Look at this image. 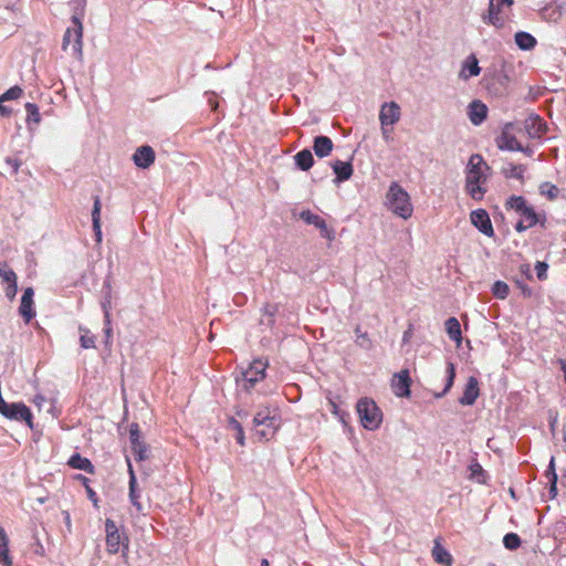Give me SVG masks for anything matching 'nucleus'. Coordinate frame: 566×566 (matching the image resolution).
I'll return each instance as SVG.
<instances>
[{
    "instance_id": "57",
    "label": "nucleus",
    "mask_w": 566,
    "mask_h": 566,
    "mask_svg": "<svg viewBox=\"0 0 566 566\" xmlns=\"http://www.w3.org/2000/svg\"><path fill=\"white\" fill-rule=\"evenodd\" d=\"M3 103H4V102H0V115H1L2 117H8V116H10V115H11V113H12V112H11V108H9L8 106H6Z\"/></svg>"
},
{
    "instance_id": "7",
    "label": "nucleus",
    "mask_w": 566,
    "mask_h": 566,
    "mask_svg": "<svg viewBox=\"0 0 566 566\" xmlns=\"http://www.w3.org/2000/svg\"><path fill=\"white\" fill-rule=\"evenodd\" d=\"M129 442L135 460L137 462L145 461L148 458V446L143 440L137 422L129 424Z\"/></svg>"
},
{
    "instance_id": "36",
    "label": "nucleus",
    "mask_w": 566,
    "mask_h": 566,
    "mask_svg": "<svg viewBox=\"0 0 566 566\" xmlns=\"http://www.w3.org/2000/svg\"><path fill=\"white\" fill-rule=\"evenodd\" d=\"M279 311V307L276 304H265L263 307V315L261 318V324L266 325L269 327H272L274 325V317Z\"/></svg>"
},
{
    "instance_id": "50",
    "label": "nucleus",
    "mask_w": 566,
    "mask_h": 566,
    "mask_svg": "<svg viewBox=\"0 0 566 566\" xmlns=\"http://www.w3.org/2000/svg\"><path fill=\"white\" fill-rule=\"evenodd\" d=\"M271 412L272 411L268 407L259 410L253 418L254 427H260L265 420H269L268 417Z\"/></svg>"
},
{
    "instance_id": "9",
    "label": "nucleus",
    "mask_w": 566,
    "mask_h": 566,
    "mask_svg": "<svg viewBox=\"0 0 566 566\" xmlns=\"http://www.w3.org/2000/svg\"><path fill=\"white\" fill-rule=\"evenodd\" d=\"M472 224L484 235L494 237V229L490 216L484 209H476L470 213Z\"/></svg>"
},
{
    "instance_id": "5",
    "label": "nucleus",
    "mask_w": 566,
    "mask_h": 566,
    "mask_svg": "<svg viewBox=\"0 0 566 566\" xmlns=\"http://www.w3.org/2000/svg\"><path fill=\"white\" fill-rule=\"evenodd\" d=\"M73 28H67L62 41V49L78 60L83 56V25L78 14L72 15Z\"/></svg>"
},
{
    "instance_id": "1",
    "label": "nucleus",
    "mask_w": 566,
    "mask_h": 566,
    "mask_svg": "<svg viewBox=\"0 0 566 566\" xmlns=\"http://www.w3.org/2000/svg\"><path fill=\"white\" fill-rule=\"evenodd\" d=\"M485 170H490V167L483 157L479 154L472 155L467 166L465 190L474 200H482L486 192L482 187L488 180Z\"/></svg>"
},
{
    "instance_id": "62",
    "label": "nucleus",
    "mask_w": 566,
    "mask_h": 566,
    "mask_svg": "<svg viewBox=\"0 0 566 566\" xmlns=\"http://www.w3.org/2000/svg\"><path fill=\"white\" fill-rule=\"evenodd\" d=\"M63 514H64L65 524L70 528L71 527V516H70V513L67 511H64Z\"/></svg>"
},
{
    "instance_id": "42",
    "label": "nucleus",
    "mask_w": 566,
    "mask_h": 566,
    "mask_svg": "<svg viewBox=\"0 0 566 566\" xmlns=\"http://www.w3.org/2000/svg\"><path fill=\"white\" fill-rule=\"evenodd\" d=\"M492 293L496 298L505 300L510 293V287L505 282L496 281L492 286Z\"/></svg>"
},
{
    "instance_id": "6",
    "label": "nucleus",
    "mask_w": 566,
    "mask_h": 566,
    "mask_svg": "<svg viewBox=\"0 0 566 566\" xmlns=\"http://www.w3.org/2000/svg\"><path fill=\"white\" fill-rule=\"evenodd\" d=\"M513 0H490L488 13L483 15V21L495 28H502L504 25L505 9H510L513 6Z\"/></svg>"
},
{
    "instance_id": "58",
    "label": "nucleus",
    "mask_w": 566,
    "mask_h": 566,
    "mask_svg": "<svg viewBox=\"0 0 566 566\" xmlns=\"http://www.w3.org/2000/svg\"><path fill=\"white\" fill-rule=\"evenodd\" d=\"M557 483L558 482H552L549 484L548 493L551 499H555L557 496Z\"/></svg>"
},
{
    "instance_id": "3",
    "label": "nucleus",
    "mask_w": 566,
    "mask_h": 566,
    "mask_svg": "<svg viewBox=\"0 0 566 566\" xmlns=\"http://www.w3.org/2000/svg\"><path fill=\"white\" fill-rule=\"evenodd\" d=\"M268 366V359H254L245 369L241 371L240 376L235 377L237 386L245 392H251L255 385L266 377Z\"/></svg>"
},
{
    "instance_id": "33",
    "label": "nucleus",
    "mask_w": 566,
    "mask_h": 566,
    "mask_svg": "<svg viewBox=\"0 0 566 566\" xmlns=\"http://www.w3.org/2000/svg\"><path fill=\"white\" fill-rule=\"evenodd\" d=\"M432 556L437 563L446 566H450L453 560L451 554L439 543H436V545L433 546Z\"/></svg>"
},
{
    "instance_id": "60",
    "label": "nucleus",
    "mask_w": 566,
    "mask_h": 566,
    "mask_svg": "<svg viewBox=\"0 0 566 566\" xmlns=\"http://www.w3.org/2000/svg\"><path fill=\"white\" fill-rule=\"evenodd\" d=\"M516 151H521L528 157H531L534 153V150L531 147H528V146L524 147L523 145H522V149H516Z\"/></svg>"
},
{
    "instance_id": "23",
    "label": "nucleus",
    "mask_w": 566,
    "mask_h": 566,
    "mask_svg": "<svg viewBox=\"0 0 566 566\" xmlns=\"http://www.w3.org/2000/svg\"><path fill=\"white\" fill-rule=\"evenodd\" d=\"M333 142L325 135H318L314 137L313 150L319 158L327 157L333 150Z\"/></svg>"
},
{
    "instance_id": "59",
    "label": "nucleus",
    "mask_w": 566,
    "mask_h": 566,
    "mask_svg": "<svg viewBox=\"0 0 566 566\" xmlns=\"http://www.w3.org/2000/svg\"><path fill=\"white\" fill-rule=\"evenodd\" d=\"M531 227H527V223L523 220H520L518 222H516L515 224V230L517 232H524L526 231L527 229H530Z\"/></svg>"
},
{
    "instance_id": "53",
    "label": "nucleus",
    "mask_w": 566,
    "mask_h": 566,
    "mask_svg": "<svg viewBox=\"0 0 566 566\" xmlns=\"http://www.w3.org/2000/svg\"><path fill=\"white\" fill-rule=\"evenodd\" d=\"M518 276L526 279L528 281L533 280V274H532L530 264L523 263L520 265V275Z\"/></svg>"
},
{
    "instance_id": "8",
    "label": "nucleus",
    "mask_w": 566,
    "mask_h": 566,
    "mask_svg": "<svg viewBox=\"0 0 566 566\" xmlns=\"http://www.w3.org/2000/svg\"><path fill=\"white\" fill-rule=\"evenodd\" d=\"M300 218L306 224H311L319 229L322 238L327 240L334 239V231L327 227L326 221L321 216L312 212L311 210H303L300 213Z\"/></svg>"
},
{
    "instance_id": "46",
    "label": "nucleus",
    "mask_w": 566,
    "mask_h": 566,
    "mask_svg": "<svg viewBox=\"0 0 566 566\" xmlns=\"http://www.w3.org/2000/svg\"><path fill=\"white\" fill-rule=\"evenodd\" d=\"M526 279L516 275L513 277L515 286L521 291L523 297L528 298L533 295V290L525 283Z\"/></svg>"
},
{
    "instance_id": "49",
    "label": "nucleus",
    "mask_w": 566,
    "mask_h": 566,
    "mask_svg": "<svg viewBox=\"0 0 566 566\" xmlns=\"http://www.w3.org/2000/svg\"><path fill=\"white\" fill-rule=\"evenodd\" d=\"M545 476L547 478L548 483L558 482V475L555 469V458L552 457L549 460V464L545 471Z\"/></svg>"
},
{
    "instance_id": "48",
    "label": "nucleus",
    "mask_w": 566,
    "mask_h": 566,
    "mask_svg": "<svg viewBox=\"0 0 566 566\" xmlns=\"http://www.w3.org/2000/svg\"><path fill=\"white\" fill-rule=\"evenodd\" d=\"M331 406L332 413L335 415L344 426H347L350 418L349 413L345 410H342L334 401H331Z\"/></svg>"
},
{
    "instance_id": "38",
    "label": "nucleus",
    "mask_w": 566,
    "mask_h": 566,
    "mask_svg": "<svg viewBox=\"0 0 566 566\" xmlns=\"http://www.w3.org/2000/svg\"><path fill=\"white\" fill-rule=\"evenodd\" d=\"M356 335L355 343L363 349L369 350L373 347V343L368 337L367 332H363L359 326H357L354 331Z\"/></svg>"
},
{
    "instance_id": "10",
    "label": "nucleus",
    "mask_w": 566,
    "mask_h": 566,
    "mask_svg": "<svg viewBox=\"0 0 566 566\" xmlns=\"http://www.w3.org/2000/svg\"><path fill=\"white\" fill-rule=\"evenodd\" d=\"M512 127V123L505 124L502 133L495 138V143L499 149L506 151H516V149H522V144L513 134L510 133Z\"/></svg>"
},
{
    "instance_id": "26",
    "label": "nucleus",
    "mask_w": 566,
    "mask_h": 566,
    "mask_svg": "<svg viewBox=\"0 0 566 566\" xmlns=\"http://www.w3.org/2000/svg\"><path fill=\"white\" fill-rule=\"evenodd\" d=\"M269 420H265L264 423L261 426L265 427V429L258 430V434H260L261 438L268 440L270 436L274 434V432L280 427V417L275 411L271 412L268 417Z\"/></svg>"
},
{
    "instance_id": "47",
    "label": "nucleus",
    "mask_w": 566,
    "mask_h": 566,
    "mask_svg": "<svg viewBox=\"0 0 566 566\" xmlns=\"http://www.w3.org/2000/svg\"><path fill=\"white\" fill-rule=\"evenodd\" d=\"M539 191L545 195L548 199H555L558 196V188L551 182H543L539 186Z\"/></svg>"
},
{
    "instance_id": "13",
    "label": "nucleus",
    "mask_w": 566,
    "mask_h": 566,
    "mask_svg": "<svg viewBox=\"0 0 566 566\" xmlns=\"http://www.w3.org/2000/svg\"><path fill=\"white\" fill-rule=\"evenodd\" d=\"M34 291L32 287H25L23 290V294L21 296V303L19 306V314L22 316L25 323H30L35 317L34 302H33Z\"/></svg>"
},
{
    "instance_id": "16",
    "label": "nucleus",
    "mask_w": 566,
    "mask_h": 566,
    "mask_svg": "<svg viewBox=\"0 0 566 566\" xmlns=\"http://www.w3.org/2000/svg\"><path fill=\"white\" fill-rule=\"evenodd\" d=\"M411 378L408 369H403L394 376L392 387L398 397H410Z\"/></svg>"
},
{
    "instance_id": "17",
    "label": "nucleus",
    "mask_w": 566,
    "mask_h": 566,
    "mask_svg": "<svg viewBox=\"0 0 566 566\" xmlns=\"http://www.w3.org/2000/svg\"><path fill=\"white\" fill-rule=\"evenodd\" d=\"M155 158V151L148 145L139 146L133 155V161L135 166L140 169L149 168L154 164Z\"/></svg>"
},
{
    "instance_id": "40",
    "label": "nucleus",
    "mask_w": 566,
    "mask_h": 566,
    "mask_svg": "<svg viewBox=\"0 0 566 566\" xmlns=\"http://www.w3.org/2000/svg\"><path fill=\"white\" fill-rule=\"evenodd\" d=\"M75 479L84 485V491L87 493V497L97 506L98 497L96 492L90 486V479L83 474L75 475Z\"/></svg>"
},
{
    "instance_id": "39",
    "label": "nucleus",
    "mask_w": 566,
    "mask_h": 566,
    "mask_svg": "<svg viewBox=\"0 0 566 566\" xmlns=\"http://www.w3.org/2000/svg\"><path fill=\"white\" fill-rule=\"evenodd\" d=\"M24 107L27 111V124H39L41 122V115L38 105L34 103H27Z\"/></svg>"
},
{
    "instance_id": "11",
    "label": "nucleus",
    "mask_w": 566,
    "mask_h": 566,
    "mask_svg": "<svg viewBox=\"0 0 566 566\" xmlns=\"http://www.w3.org/2000/svg\"><path fill=\"white\" fill-rule=\"evenodd\" d=\"M105 532L107 552L109 554H117L122 544V535L119 534L118 527L113 520L106 518Z\"/></svg>"
},
{
    "instance_id": "61",
    "label": "nucleus",
    "mask_w": 566,
    "mask_h": 566,
    "mask_svg": "<svg viewBox=\"0 0 566 566\" xmlns=\"http://www.w3.org/2000/svg\"><path fill=\"white\" fill-rule=\"evenodd\" d=\"M558 363L560 365V370L563 371L564 380H565V384H566V360L565 359H559Z\"/></svg>"
},
{
    "instance_id": "44",
    "label": "nucleus",
    "mask_w": 566,
    "mask_h": 566,
    "mask_svg": "<svg viewBox=\"0 0 566 566\" xmlns=\"http://www.w3.org/2000/svg\"><path fill=\"white\" fill-rule=\"evenodd\" d=\"M229 427L235 430V440L240 446H244V431L241 423L233 417L229 420Z\"/></svg>"
},
{
    "instance_id": "27",
    "label": "nucleus",
    "mask_w": 566,
    "mask_h": 566,
    "mask_svg": "<svg viewBox=\"0 0 566 566\" xmlns=\"http://www.w3.org/2000/svg\"><path fill=\"white\" fill-rule=\"evenodd\" d=\"M446 332L449 338L455 342L458 345L462 342L461 325L457 317H449L446 323Z\"/></svg>"
},
{
    "instance_id": "25",
    "label": "nucleus",
    "mask_w": 566,
    "mask_h": 566,
    "mask_svg": "<svg viewBox=\"0 0 566 566\" xmlns=\"http://www.w3.org/2000/svg\"><path fill=\"white\" fill-rule=\"evenodd\" d=\"M294 161H295V166L300 170H302V171L310 170L314 165V157H313L311 149L304 148V149L300 150L298 153H296V155L294 156Z\"/></svg>"
},
{
    "instance_id": "28",
    "label": "nucleus",
    "mask_w": 566,
    "mask_h": 566,
    "mask_svg": "<svg viewBox=\"0 0 566 566\" xmlns=\"http://www.w3.org/2000/svg\"><path fill=\"white\" fill-rule=\"evenodd\" d=\"M514 40L518 49L523 51L532 50L536 46L537 40L534 35L525 31H518L514 35Z\"/></svg>"
},
{
    "instance_id": "37",
    "label": "nucleus",
    "mask_w": 566,
    "mask_h": 566,
    "mask_svg": "<svg viewBox=\"0 0 566 566\" xmlns=\"http://www.w3.org/2000/svg\"><path fill=\"white\" fill-rule=\"evenodd\" d=\"M527 202L522 196H511L506 201V208H510L521 214V212L527 207Z\"/></svg>"
},
{
    "instance_id": "51",
    "label": "nucleus",
    "mask_w": 566,
    "mask_h": 566,
    "mask_svg": "<svg viewBox=\"0 0 566 566\" xmlns=\"http://www.w3.org/2000/svg\"><path fill=\"white\" fill-rule=\"evenodd\" d=\"M547 270L548 264L546 262L537 261L535 263L536 276L539 281H545L547 279Z\"/></svg>"
},
{
    "instance_id": "64",
    "label": "nucleus",
    "mask_w": 566,
    "mask_h": 566,
    "mask_svg": "<svg viewBox=\"0 0 566 566\" xmlns=\"http://www.w3.org/2000/svg\"><path fill=\"white\" fill-rule=\"evenodd\" d=\"M562 485L566 488V471L562 475Z\"/></svg>"
},
{
    "instance_id": "30",
    "label": "nucleus",
    "mask_w": 566,
    "mask_h": 566,
    "mask_svg": "<svg viewBox=\"0 0 566 566\" xmlns=\"http://www.w3.org/2000/svg\"><path fill=\"white\" fill-rule=\"evenodd\" d=\"M522 217V220L527 223V227H534L537 223H542V226L545 224L546 217L545 214L539 216L536 213L534 208L532 206H527L520 214Z\"/></svg>"
},
{
    "instance_id": "63",
    "label": "nucleus",
    "mask_w": 566,
    "mask_h": 566,
    "mask_svg": "<svg viewBox=\"0 0 566 566\" xmlns=\"http://www.w3.org/2000/svg\"><path fill=\"white\" fill-rule=\"evenodd\" d=\"M410 334H411V331L408 329L403 333V336H402V340L403 342H408L409 337H410Z\"/></svg>"
},
{
    "instance_id": "22",
    "label": "nucleus",
    "mask_w": 566,
    "mask_h": 566,
    "mask_svg": "<svg viewBox=\"0 0 566 566\" xmlns=\"http://www.w3.org/2000/svg\"><path fill=\"white\" fill-rule=\"evenodd\" d=\"M333 171L336 175L334 182L342 184L348 180L354 172L353 165L350 161L336 160L332 165Z\"/></svg>"
},
{
    "instance_id": "14",
    "label": "nucleus",
    "mask_w": 566,
    "mask_h": 566,
    "mask_svg": "<svg viewBox=\"0 0 566 566\" xmlns=\"http://www.w3.org/2000/svg\"><path fill=\"white\" fill-rule=\"evenodd\" d=\"M530 138H542L547 132V124L537 114H531L524 123Z\"/></svg>"
},
{
    "instance_id": "43",
    "label": "nucleus",
    "mask_w": 566,
    "mask_h": 566,
    "mask_svg": "<svg viewBox=\"0 0 566 566\" xmlns=\"http://www.w3.org/2000/svg\"><path fill=\"white\" fill-rule=\"evenodd\" d=\"M0 277L7 284L17 282V274L7 262H0Z\"/></svg>"
},
{
    "instance_id": "54",
    "label": "nucleus",
    "mask_w": 566,
    "mask_h": 566,
    "mask_svg": "<svg viewBox=\"0 0 566 566\" xmlns=\"http://www.w3.org/2000/svg\"><path fill=\"white\" fill-rule=\"evenodd\" d=\"M17 292H18V284L17 282H12V283H8L7 284V287H6V296L9 298V300H13L17 295Z\"/></svg>"
},
{
    "instance_id": "35",
    "label": "nucleus",
    "mask_w": 566,
    "mask_h": 566,
    "mask_svg": "<svg viewBox=\"0 0 566 566\" xmlns=\"http://www.w3.org/2000/svg\"><path fill=\"white\" fill-rule=\"evenodd\" d=\"M468 470L470 472L469 474V478L476 481L478 483H481V484H484L486 483V472L485 470L482 468V465L476 461H472L469 467H468Z\"/></svg>"
},
{
    "instance_id": "4",
    "label": "nucleus",
    "mask_w": 566,
    "mask_h": 566,
    "mask_svg": "<svg viewBox=\"0 0 566 566\" xmlns=\"http://www.w3.org/2000/svg\"><path fill=\"white\" fill-rule=\"evenodd\" d=\"M356 411L364 429L374 431L380 427L382 411L371 398H360L356 403Z\"/></svg>"
},
{
    "instance_id": "52",
    "label": "nucleus",
    "mask_w": 566,
    "mask_h": 566,
    "mask_svg": "<svg viewBox=\"0 0 566 566\" xmlns=\"http://www.w3.org/2000/svg\"><path fill=\"white\" fill-rule=\"evenodd\" d=\"M81 347L84 349L95 348V336L90 335L86 331L85 334H82L80 337Z\"/></svg>"
},
{
    "instance_id": "24",
    "label": "nucleus",
    "mask_w": 566,
    "mask_h": 566,
    "mask_svg": "<svg viewBox=\"0 0 566 566\" xmlns=\"http://www.w3.org/2000/svg\"><path fill=\"white\" fill-rule=\"evenodd\" d=\"M67 464L72 469L81 470V471H84V472L91 473V474H93L94 470H95V468H94L93 463L91 462V460L87 459V458L82 457L77 452L73 453L70 457V459L67 461Z\"/></svg>"
},
{
    "instance_id": "12",
    "label": "nucleus",
    "mask_w": 566,
    "mask_h": 566,
    "mask_svg": "<svg viewBox=\"0 0 566 566\" xmlns=\"http://www.w3.org/2000/svg\"><path fill=\"white\" fill-rule=\"evenodd\" d=\"M103 292L105 293V297L102 301V310L104 313V334H105V343L108 344L113 336V328L111 326V284L108 281H105L103 284Z\"/></svg>"
},
{
    "instance_id": "45",
    "label": "nucleus",
    "mask_w": 566,
    "mask_h": 566,
    "mask_svg": "<svg viewBox=\"0 0 566 566\" xmlns=\"http://www.w3.org/2000/svg\"><path fill=\"white\" fill-rule=\"evenodd\" d=\"M22 88L18 85H14L0 95V102L17 99L22 95Z\"/></svg>"
},
{
    "instance_id": "31",
    "label": "nucleus",
    "mask_w": 566,
    "mask_h": 566,
    "mask_svg": "<svg viewBox=\"0 0 566 566\" xmlns=\"http://www.w3.org/2000/svg\"><path fill=\"white\" fill-rule=\"evenodd\" d=\"M526 171L525 165H514V164H507L504 166L501 170L502 175L507 179H516L520 181H523L524 179V172Z\"/></svg>"
},
{
    "instance_id": "18",
    "label": "nucleus",
    "mask_w": 566,
    "mask_h": 566,
    "mask_svg": "<svg viewBox=\"0 0 566 566\" xmlns=\"http://www.w3.org/2000/svg\"><path fill=\"white\" fill-rule=\"evenodd\" d=\"M480 395L479 381L475 377H469L463 394L459 398V403L462 406H473Z\"/></svg>"
},
{
    "instance_id": "55",
    "label": "nucleus",
    "mask_w": 566,
    "mask_h": 566,
    "mask_svg": "<svg viewBox=\"0 0 566 566\" xmlns=\"http://www.w3.org/2000/svg\"><path fill=\"white\" fill-rule=\"evenodd\" d=\"M74 4H75V7H74L73 14H78L81 17V19H83L86 0H74Z\"/></svg>"
},
{
    "instance_id": "20",
    "label": "nucleus",
    "mask_w": 566,
    "mask_h": 566,
    "mask_svg": "<svg viewBox=\"0 0 566 566\" xmlns=\"http://www.w3.org/2000/svg\"><path fill=\"white\" fill-rule=\"evenodd\" d=\"M126 461H127V465H128V474H129V481H128V486H129V493H128V496H129V501L132 503V505L138 511V512H142L143 511V505L142 503L139 502V499H140V492L138 491L137 489V479H136V474H135V471L133 469V465H132V462L129 460V458H126Z\"/></svg>"
},
{
    "instance_id": "15",
    "label": "nucleus",
    "mask_w": 566,
    "mask_h": 566,
    "mask_svg": "<svg viewBox=\"0 0 566 566\" xmlns=\"http://www.w3.org/2000/svg\"><path fill=\"white\" fill-rule=\"evenodd\" d=\"M400 106L396 102L385 103L379 112L382 127L392 126L400 119Z\"/></svg>"
},
{
    "instance_id": "29",
    "label": "nucleus",
    "mask_w": 566,
    "mask_h": 566,
    "mask_svg": "<svg viewBox=\"0 0 566 566\" xmlns=\"http://www.w3.org/2000/svg\"><path fill=\"white\" fill-rule=\"evenodd\" d=\"M0 564L2 566H13L9 555V537L2 526H0Z\"/></svg>"
},
{
    "instance_id": "2",
    "label": "nucleus",
    "mask_w": 566,
    "mask_h": 566,
    "mask_svg": "<svg viewBox=\"0 0 566 566\" xmlns=\"http://www.w3.org/2000/svg\"><path fill=\"white\" fill-rule=\"evenodd\" d=\"M387 207L396 216L403 220L412 216L413 207L409 193L397 182L389 185L387 195Z\"/></svg>"
},
{
    "instance_id": "19",
    "label": "nucleus",
    "mask_w": 566,
    "mask_h": 566,
    "mask_svg": "<svg viewBox=\"0 0 566 566\" xmlns=\"http://www.w3.org/2000/svg\"><path fill=\"white\" fill-rule=\"evenodd\" d=\"M480 73L481 67L479 66V60L474 53H471L462 62L459 78L468 81L471 77L478 76Z\"/></svg>"
},
{
    "instance_id": "41",
    "label": "nucleus",
    "mask_w": 566,
    "mask_h": 566,
    "mask_svg": "<svg viewBox=\"0 0 566 566\" xmlns=\"http://www.w3.org/2000/svg\"><path fill=\"white\" fill-rule=\"evenodd\" d=\"M521 538L516 533H507L503 537V545L509 551H515L521 546Z\"/></svg>"
},
{
    "instance_id": "21",
    "label": "nucleus",
    "mask_w": 566,
    "mask_h": 566,
    "mask_svg": "<svg viewBox=\"0 0 566 566\" xmlns=\"http://www.w3.org/2000/svg\"><path fill=\"white\" fill-rule=\"evenodd\" d=\"M488 107L479 99L472 101L468 106V116L473 125H481L488 117Z\"/></svg>"
},
{
    "instance_id": "34",
    "label": "nucleus",
    "mask_w": 566,
    "mask_h": 566,
    "mask_svg": "<svg viewBox=\"0 0 566 566\" xmlns=\"http://www.w3.org/2000/svg\"><path fill=\"white\" fill-rule=\"evenodd\" d=\"M455 379V366L452 361L447 363V377H446V385L442 391L436 394V398H442L444 397L450 389L452 388Z\"/></svg>"
},
{
    "instance_id": "56",
    "label": "nucleus",
    "mask_w": 566,
    "mask_h": 566,
    "mask_svg": "<svg viewBox=\"0 0 566 566\" xmlns=\"http://www.w3.org/2000/svg\"><path fill=\"white\" fill-rule=\"evenodd\" d=\"M6 164L11 167L12 174L15 175L19 171V168L21 166V161L13 157H7Z\"/></svg>"
},
{
    "instance_id": "32",
    "label": "nucleus",
    "mask_w": 566,
    "mask_h": 566,
    "mask_svg": "<svg viewBox=\"0 0 566 566\" xmlns=\"http://www.w3.org/2000/svg\"><path fill=\"white\" fill-rule=\"evenodd\" d=\"M92 223L93 230L96 237V241H102V229H101V200L98 197L94 200V206L92 210Z\"/></svg>"
}]
</instances>
